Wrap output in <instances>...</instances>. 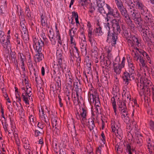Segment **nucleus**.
Instances as JSON below:
<instances>
[{"mask_svg":"<svg viewBox=\"0 0 154 154\" xmlns=\"http://www.w3.org/2000/svg\"><path fill=\"white\" fill-rule=\"evenodd\" d=\"M137 51L135 52L134 51V55L133 56L134 60V61H137L139 60V58L141 56V54H140L138 52V51L136 49Z\"/></svg>","mask_w":154,"mask_h":154,"instance_id":"obj_39","label":"nucleus"},{"mask_svg":"<svg viewBox=\"0 0 154 154\" xmlns=\"http://www.w3.org/2000/svg\"><path fill=\"white\" fill-rule=\"evenodd\" d=\"M91 86L88 94V100L90 102H92L95 105L99 106L100 105V102L98 93L94 89L92 84Z\"/></svg>","mask_w":154,"mask_h":154,"instance_id":"obj_2","label":"nucleus"},{"mask_svg":"<svg viewBox=\"0 0 154 154\" xmlns=\"http://www.w3.org/2000/svg\"><path fill=\"white\" fill-rule=\"evenodd\" d=\"M118 105L119 106V108L121 109L126 107L125 104L122 103V101L120 100L118 102Z\"/></svg>","mask_w":154,"mask_h":154,"instance_id":"obj_59","label":"nucleus"},{"mask_svg":"<svg viewBox=\"0 0 154 154\" xmlns=\"http://www.w3.org/2000/svg\"><path fill=\"white\" fill-rule=\"evenodd\" d=\"M112 122L111 128L112 131L115 132L116 134V133L118 135H121L122 133L121 128H119L118 125L117 128H116L115 125L114 124H115V122L114 121H112Z\"/></svg>","mask_w":154,"mask_h":154,"instance_id":"obj_21","label":"nucleus"},{"mask_svg":"<svg viewBox=\"0 0 154 154\" xmlns=\"http://www.w3.org/2000/svg\"><path fill=\"white\" fill-rule=\"evenodd\" d=\"M91 43V51L92 53L95 55H97L98 54L97 52V43L94 39H92L91 41H89Z\"/></svg>","mask_w":154,"mask_h":154,"instance_id":"obj_20","label":"nucleus"},{"mask_svg":"<svg viewBox=\"0 0 154 154\" xmlns=\"http://www.w3.org/2000/svg\"><path fill=\"white\" fill-rule=\"evenodd\" d=\"M123 17L124 18V20L126 23L128 22V21L131 20V19L128 13L125 14V15L123 16Z\"/></svg>","mask_w":154,"mask_h":154,"instance_id":"obj_58","label":"nucleus"},{"mask_svg":"<svg viewBox=\"0 0 154 154\" xmlns=\"http://www.w3.org/2000/svg\"><path fill=\"white\" fill-rule=\"evenodd\" d=\"M105 5L108 11L107 13L112 14L114 19L121 16V14L117 9H114L113 7H112L108 4L106 3Z\"/></svg>","mask_w":154,"mask_h":154,"instance_id":"obj_8","label":"nucleus"},{"mask_svg":"<svg viewBox=\"0 0 154 154\" xmlns=\"http://www.w3.org/2000/svg\"><path fill=\"white\" fill-rule=\"evenodd\" d=\"M33 46L35 51H42L43 48H44L45 42L41 38L38 39L36 36H33Z\"/></svg>","mask_w":154,"mask_h":154,"instance_id":"obj_5","label":"nucleus"},{"mask_svg":"<svg viewBox=\"0 0 154 154\" xmlns=\"http://www.w3.org/2000/svg\"><path fill=\"white\" fill-rule=\"evenodd\" d=\"M2 5L0 7V13L4 14L7 8V0H1Z\"/></svg>","mask_w":154,"mask_h":154,"instance_id":"obj_23","label":"nucleus"},{"mask_svg":"<svg viewBox=\"0 0 154 154\" xmlns=\"http://www.w3.org/2000/svg\"><path fill=\"white\" fill-rule=\"evenodd\" d=\"M17 20L16 17V15L11 16L10 17V21L11 23L12 24L15 25Z\"/></svg>","mask_w":154,"mask_h":154,"instance_id":"obj_51","label":"nucleus"},{"mask_svg":"<svg viewBox=\"0 0 154 154\" xmlns=\"http://www.w3.org/2000/svg\"><path fill=\"white\" fill-rule=\"evenodd\" d=\"M151 84V83L150 80H148L147 79H144L143 81V85L142 88H146V87H149L150 86L151 87L152 86Z\"/></svg>","mask_w":154,"mask_h":154,"instance_id":"obj_38","label":"nucleus"},{"mask_svg":"<svg viewBox=\"0 0 154 154\" xmlns=\"http://www.w3.org/2000/svg\"><path fill=\"white\" fill-rule=\"evenodd\" d=\"M30 122L31 124L32 123H34L36 121V119L34 117V116L32 115H29V117Z\"/></svg>","mask_w":154,"mask_h":154,"instance_id":"obj_54","label":"nucleus"},{"mask_svg":"<svg viewBox=\"0 0 154 154\" xmlns=\"http://www.w3.org/2000/svg\"><path fill=\"white\" fill-rule=\"evenodd\" d=\"M128 5L129 6L130 8L131 9L134 8L135 7H136V5L131 0H129L127 2Z\"/></svg>","mask_w":154,"mask_h":154,"instance_id":"obj_55","label":"nucleus"},{"mask_svg":"<svg viewBox=\"0 0 154 154\" xmlns=\"http://www.w3.org/2000/svg\"><path fill=\"white\" fill-rule=\"evenodd\" d=\"M10 56H11V60L12 62L13 63H15L16 61V64H17V66H18V64H17V60H16V53L15 51H11V53H10Z\"/></svg>","mask_w":154,"mask_h":154,"instance_id":"obj_31","label":"nucleus"},{"mask_svg":"<svg viewBox=\"0 0 154 154\" xmlns=\"http://www.w3.org/2000/svg\"><path fill=\"white\" fill-rule=\"evenodd\" d=\"M136 49L138 51L140 54H141L144 57H145V59H146L147 62L150 64L152 63V62L149 56L146 52L142 49L137 48H136Z\"/></svg>","mask_w":154,"mask_h":154,"instance_id":"obj_18","label":"nucleus"},{"mask_svg":"<svg viewBox=\"0 0 154 154\" xmlns=\"http://www.w3.org/2000/svg\"><path fill=\"white\" fill-rule=\"evenodd\" d=\"M88 0H79V2L81 5L84 6L87 5Z\"/></svg>","mask_w":154,"mask_h":154,"instance_id":"obj_62","label":"nucleus"},{"mask_svg":"<svg viewBox=\"0 0 154 154\" xmlns=\"http://www.w3.org/2000/svg\"><path fill=\"white\" fill-rule=\"evenodd\" d=\"M114 72L117 74H119L121 73L122 69V68L120 65V64L115 63H112Z\"/></svg>","mask_w":154,"mask_h":154,"instance_id":"obj_24","label":"nucleus"},{"mask_svg":"<svg viewBox=\"0 0 154 154\" xmlns=\"http://www.w3.org/2000/svg\"><path fill=\"white\" fill-rule=\"evenodd\" d=\"M127 60L128 63V68L126 71L130 74H131L132 79L134 80L136 76V68L135 64L133 62L132 58L129 55H128L127 56Z\"/></svg>","mask_w":154,"mask_h":154,"instance_id":"obj_3","label":"nucleus"},{"mask_svg":"<svg viewBox=\"0 0 154 154\" xmlns=\"http://www.w3.org/2000/svg\"><path fill=\"white\" fill-rule=\"evenodd\" d=\"M54 68L53 70L51 72V78H54L55 79V76H56V70L59 71L60 69H58L57 68Z\"/></svg>","mask_w":154,"mask_h":154,"instance_id":"obj_60","label":"nucleus"},{"mask_svg":"<svg viewBox=\"0 0 154 154\" xmlns=\"http://www.w3.org/2000/svg\"><path fill=\"white\" fill-rule=\"evenodd\" d=\"M134 21L136 24L138 29L139 30H141L143 27L145 25H143V21L141 19V18L140 17H138L137 18H134Z\"/></svg>","mask_w":154,"mask_h":154,"instance_id":"obj_19","label":"nucleus"},{"mask_svg":"<svg viewBox=\"0 0 154 154\" xmlns=\"http://www.w3.org/2000/svg\"><path fill=\"white\" fill-rule=\"evenodd\" d=\"M63 52L62 49L58 48L57 50L56 55L57 58L63 57Z\"/></svg>","mask_w":154,"mask_h":154,"instance_id":"obj_48","label":"nucleus"},{"mask_svg":"<svg viewBox=\"0 0 154 154\" xmlns=\"http://www.w3.org/2000/svg\"><path fill=\"white\" fill-rule=\"evenodd\" d=\"M137 133H136V135L137 138V143L139 146H140L143 145V136L140 134H139L138 132Z\"/></svg>","mask_w":154,"mask_h":154,"instance_id":"obj_29","label":"nucleus"},{"mask_svg":"<svg viewBox=\"0 0 154 154\" xmlns=\"http://www.w3.org/2000/svg\"><path fill=\"white\" fill-rule=\"evenodd\" d=\"M30 90L29 91V93H28V88L27 87V90L26 91V93H23L22 95L23 100L24 101L26 104H29V101L28 99V96L29 97V99L30 100V97L31 96H29V94H30V93H31L32 89H30Z\"/></svg>","mask_w":154,"mask_h":154,"instance_id":"obj_16","label":"nucleus"},{"mask_svg":"<svg viewBox=\"0 0 154 154\" xmlns=\"http://www.w3.org/2000/svg\"><path fill=\"white\" fill-rule=\"evenodd\" d=\"M6 36H2L0 38V42L1 44L2 45L4 48L7 47L8 45L6 43Z\"/></svg>","mask_w":154,"mask_h":154,"instance_id":"obj_37","label":"nucleus"},{"mask_svg":"<svg viewBox=\"0 0 154 154\" xmlns=\"http://www.w3.org/2000/svg\"><path fill=\"white\" fill-rule=\"evenodd\" d=\"M15 44L16 45L17 47H20L21 46H23V41L21 39H15Z\"/></svg>","mask_w":154,"mask_h":154,"instance_id":"obj_47","label":"nucleus"},{"mask_svg":"<svg viewBox=\"0 0 154 154\" xmlns=\"http://www.w3.org/2000/svg\"><path fill=\"white\" fill-rule=\"evenodd\" d=\"M133 2L136 5V8L140 13L147 8L141 0H133Z\"/></svg>","mask_w":154,"mask_h":154,"instance_id":"obj_11","label":"nucleus"},{"mask_svg":"<svg viewBox=\"0 0 154 154\" xmlns=\"http://www.w3.org/2000/svg\"><path fill=\"white\" fill-rule=\"evenodd\" d=\"M72 97V100L73 104L75 106L81 104V101L83 100V98L81 96H80L79 98L76 97L74 95H73V97Z\"/></svg>","mask_w":154,"mask_h":154,"instance_id":"obj_27","label":"nucleus"},{"mask_svg":"<svg viewBox=\"0 0 154 154\" xmlns=\"http://www.w3.org/2000/svg\"><path fill=\"white\" fill-rule=\"evenodd\" d=\"M150 91L149 87H146V88H142L141 89L140 91L139 92V94L141 96L143 95H145L149 94H150Z\"/></svg>","mask_w":154,"mask_h":154,"instance_id":"obj_25","label":"nucleus"},{"mask_svg":"<svg viewBox=\"0 0 154 154\" xmlns=\"http://www.w3.org/2000/svg\"><path fill=\"white\" fill-rule=\"evenodd\" d=\"M18 56L19 59H20L21 62V65L20 67L21 68L23 69L24 72L26 71L25 64L24 61L26 60V58L25 56L23 53H19L18 54Z\"/></svg>","mask_w":154,"mask_h":154,"instance_id":"obj_15","label":"nucleus"},{"mask_svg":"<svg viewBox=\"0 0 154 154\" xmlns=\"http://www.w3.org/2000/svg\"><path fill=\"white\" fill-rule=\"evenodd\" d=\"M23 22H20V25L21 27V30L23 32L27 31L26 26L25 25V23Z\"/></svg>","mask_w":154,"mask_h":154,"instance_id":"obj_57","label":"nucleus"},{"mask_svg":"<svg viewBox=\"0 0 154 154\" xmlns=\"http://www.w3.org/2000/svg\"><path fill=\"white\" fill-rule=\"evenodd\" d=\"M36 54L35 56V59L36 62H39L42 61L44 58V55L42 53V51H35Z\"/></svg>","mask_w":154,"mask_h":154,"instance_id":"obj_22","label":"nucleus"},{"mask_svg":"<svg viewBox=\"0 0 154 154\" xmlns=\"http://www.w3.org/2000/svg\"><path fill=\"white\" fill-rule=\"evenodd\" d=\"M31 13L32 12L31 11L26 13V17L28 20H32L33 17L32 16Z\"/></svg>","mask_w":154,"mask_h":154,"instance_id":"obj_64","label":"nucleus"},{"mask_svg":"<svg viewBox=\"0 0 154 154\" xmlns=\"http://www.w3.org/2000/svg\"><path fill=\"white\" fill-rule=\"evenodd\" d=\"M130 39L132 42V44H131V45H128L130 50L132 52H134V49H136L137 48L136 46L139 47L140 45V40L137 36L132 35H131V38H130Z\"/></svg>","mask_w":154,"mask_h":154,"instance_id":"obj_6","label":"nucleus"},{"mask_svg":"<svg viewBox=\"0 0 154 154\" xmlns=\"http://www.w3.org/2000/svg\"><path fill=\"white\" fill-rule=\"evenodd\" d=\"M110 59H107L106 60L105 59L104 60V63L105 66H106L107 67L110 68L111 66L112 62L110 60Z\"/></svg>","mask_w":154,"mask_h":154,"instance_id":"obj_42","label":"nucleus"},{"mask_svg":"<svg viewBox=\"0 0 154 154\" xmlns=\"http://www.w3.org/2000/svg\"><path fill=\"white\" fill-rule=\"evenodd\" d=\"M93 32L95 34H97L98 36H101L103 33L102 31V27H96L94 30Z\"/></svg>","mask_w":154,"mask_h":154,"instance_id":"obj_34","label":"nucleus"},{"mask_svg":"<svg viewBox=\"0 0 154 154\" xmlns=\"http://www.w3.org/2000/svg\"><path fill=\"white\" fill-rule=\"evenodd\" d=\"M122 78L126 85H128L129 83V81L132 80L131 79V74H130L126 71V70L123 73Z\"/></svg>","mask_w":154,"mask_h":154,"instance_id":"obj_12","label":"nucleus"},{"mask_svg":"<svg viewBox=\"0 0 154 154\" xmlns=\"http://www.w3.org/2000/svg\"><path fill=\"white\" fill-rule=\"evenodd\" d=\"M79 54H77L76 56H75V57L76 58V61L77 63V66H78L80 67V63L81 61V57L79 56Z\"/></svg>","mask_w":154,"mask_h":154,"instance_id":"obj_50","label":"nucleus"},{"mask_svg":"<svg viewBox=\"0 0 154 154\" xmlns=\"http://www.w3.org/2000/svg\"><path fill=\"white\" fill-rule=\"evenodd\" d=\"M57 117L56 118H53L51 119V122L52 124V126L53 127H55V128H57Z\"/></svg>","mask_w":154,"mask_h":154,"instance_id":"obj_49","label":"nucleus"},{"mask_svg":"<svg viewBox=\"0 0 154 154\" xmlns=\"http://www.w3.org/2000/svg\"><path fill=\"white\" fill-rule=\"evenodd\" d=\"M118 34L115 32H112L111 31L108 30L107 33V39L106 41L108 42H111L112 45H114L116 44L118 40Z\"/></svg>","mask_w":154,"mask_h":154,"instance_id":"obj_7","label":"nucleus"},{"mask_svg":"<svg viewBox=\"0 0 154 154\" xmlns=\"http://www.w3.org/2000/svg\"><path fill=\"white\" fill-rule=\"evenodd\" d=\"M41 36L43 38L44 40V42H45V44H48V39L46 38L45 33L42 32V33L41 35Z\"/></svg>","mask_w":154,"mask_h":154,"instance_id":"obj_53","label":"nucleus"},{"mask_svg":"<svg viewBox=\"0 0 154 154\" xmlns=\"http://www.w3.org/2000/svg\"><path fill=\"white\" fill-rule=\"evenodd\" d=\"M111 101L112 102V103L113 106L114 112L115 113V115H116L117 114V110L116 107V102L114 97H113L111 98Z\"/></svg>","mask_w":154,"mask_h":154,"instance_id":"obj_36","label":"nucleus"},{"mask_svg":"<svg viewBox=\"0 0 154 154\" xmlns=\"http://www.w3.org/2000/svg\"><path fill=\"white\" fill-rule=\"evenodd\" d=\"M121 16L119 17H118L114 19H113L111 21L112 24V26L113 28V32L116 33L117 34H119L121 31V26H122L121 23Z\"/></svg>","mask_w":154,"mask_h":154,"instance_id":"obj_4","label":"nucleus"},{"mask_svg":"<svg viewBox=\"0 0 154 154\" xmlns=\"http://www.w3.org/2000/svg\"><path fill=\"white\" fill-rule=\"evenodd\" d=\"M63 58V57L57 58V63L54 64L53 66V68H57L58 69H60V68H62Z\"/></svg>","mask_w":154,"mask_h":154,"instance_id":"obj_26","label":"nucleus"},{"mask_svg":"<svg viewBox=\"0 0 154 154\" xmlns=\"http://www.w3.org/2000/svg\"><path fill=\"white\" fill-rule=\"evenodd\" d=\"M95 105L96 107L94 108L95 109L94 112L96 113V115L97 116L99 114L101 113V111L100 112L99 110V109H100V110L101 107L100 106H101V104H100V105L99 106H97L96 105Z\"/></svg>","mask_w":154,"mask_h":154,"instance_id":"obj_56","label":"nucleus"},{"mask_svg":"<svg viewBox=\"0 0 154 154\" xmlns=\"http://www.w3.org/2000/svg\"><path fill=\"white\" fill-rule=\"evenodd\" d=\"M82 112H81L80 115L81 117H82V120H83L86 119L88 109L86 107L84 106V107H82Z\"/></svg>","mask_w":154,"mask_h":154,"instance_id":"obj_30","label":"nucleus"},{"mask_svg":"<svg viewBox=\"0 0 154 154\" xmlns=\"http://www.w3.org/2000/svg\"><path fill=\"white\" fill-rule=\"evenodd\" d=\"M75 50H76V53L77 54H79L80 52L75 45H72L71 47L69 48V52L70 55H75V54L74 53V52H75Z\"/></svg>","mask_w":154,"mask_h":154,"instance_id":"obj_28","label":"nucleus"},{"mask_svg":"<svg viewBox=\"0 0 154 154\" xmlns=\"http://www.w3.org/2000/svg\"><path fill=\"white\" fill-rule=\"evenodd\" d=\"M76 131H75V136L72 137L73 141L75 144V146L78 147V146L80 145L79 142V139L78 137H76L77 135Z\"/></svg>","mask_w":154,"mask_h":154,"instance_id":"obj_35","label":"nucleus"},{"mask_svg":"<svg viewBox=\"0 0 154 154\" xmlns=\"http://www.w3.org/2000/svg\"><path fill=\"white\" fill-rule=\"evenodd\" d=\"M115 1L118 9L121 8V7L122 8L124 6L123 3L121 0H115Z\"/></svg>","mask_w":154,"mask_h":154,"instance_id":"obj_44","label":"nucleus"},{"mask_svg":"<svg viewBox=\"0 0 154 154\" xmlns=\"http://www.w3.org/2000/svg\"><path fill=\"white\" fill-rule=\"evenodd\" d=\"M23 32L24 33L22 35V38L25 43H28L29 39L28 32V31Z\"/></svg>","mask_w":154,"mask_h":154,"instance_id":"obj_32","label":"nucleus"},{"mask_svg":"<svg viewBox=\"0 0 154 154\" xmlns=\"http://www.w3.org/2000/svg\"><path fill=\"white\" fill-rule=\"evenodd\" d=\"M95 120L94 115L93 112L92 113V116L90 118L88 119L87 122L88 127L90 131L93 130L95 127V125L94 123Z\"/></svg>","mask_w":154,"mask_h":154,"instance_id":"obj_13","label":"nucleus"},{"mask_svg":"<svg viewBox=\"0 0 154 154\" xmlns=\"http://www.w3.org/2000/svg\"><path fill=\"white\" fill-rule=\"evenodd\" d=\"M122 28L123 31L124 37L127 41L128 45H131L132 44V42L130 40V38H131V35L130 33H129L128 31L125 29V27H123V25L122 24Z\"/></svg>","mask_w":154,"mask_h":154,"instance_id":"obj_14","label":"nucleus"},{"mask_svg":"<svg viewBox=\"0 0 154 154\" xmlns=\"http://www.w3.org/2000/svg\"><path fill=\"white\" fill-rule=\"evenodd\" d=\"M126 23L128 25L129 27L131 29L134 30L135 25L131 20Z\"/></svg>","mask_w":154,"mask_h":154,"instance_id":"obj_45","label":"nucleus"},{"mask_svg":"<svg viewBox=\"0 0 154 154\" xmlns=\"http://www.w3.org/2000/svg\"><path fill=\"white\" fill-rule=\"evenodd\" d=\"M55 31L56 32V39L62 37V36H61L60 34L59 30L58 29L57 26V24H56L55 25Z\"/></svg>","mask_w":154,"mask_h":154,"instance_id":"obj_52","label":"nucleus"},{"mask_svg":"<svg viewBox=\"0 0 154 154\" xmlns=\"http://www.w3.org/2000/svg\"><path fill=\"white\" fill-rule=\"evenodd\" d=\"M139 61L143 67L146 66V62L143 57L141 56L139 58Z\"/></svg>","mask_w":154,"mask_h":154,"instance_id":"obj_61","label":"nucleus"},{"mask_svg":"<svg viewBox=\"0 0 154 154\" xmlns=\"http://www.w3.org/2000/svg\"><path fill=\"white\" fill-rule=\"evenodd\" d=\"M98 11L102 15L106 13V12L104 9V8L101 5H98Z\"/></svg>","mask_w":154,"mask_h":154,"instance_id":"obj_40","label":"nucleus"},{"mask_svg":"<svg viewBox=\"0 0 154 154\" xmlns=\"http://www.w3.org/2000/svg\"><path fill=\"white\" fill-rule=\"evenodd\" d=\"M119 10L122 16L128 13L126 8L124 6L122 8L121 7V8L119 9Z\"/></svg>","mask_w":154,"mask_h":154,"instance_id":"obj_41","label":"nucleus"},{"mask_svg":"<svg viewBox=\"0 0 154 154\" xmlns=\"http://www.w3.org/2000/svg\"><path fill=\"white\" fill-rule=\"evenodd\" d=\"M56 39L58 44L62 46L63 50L66 52L68 49V42L63 35H62V37Z\"/></svg>","mask_w":154,"mask_h":154,"instance_id":"obj_9","label":"nucleus"},{"mask_svg":"<svg viewBox=\"0 0 154 154\" xmlns=\"http://www.w3.org/2000/svg\"><path fill=\"white\" fill-rule=\"evenodd\" d=\"M87 46L85 47H80L81 49V51L82 55H86L87 54Z\"/></svg>","mask_w":154,"mask_h":154,"instance_id":"obj_63","label":"nucleus"},{"mask_svg":"<svg viewBox=\"0 0 154 154\" xmlns=\"http://www.w3.org/2000/svg\"><path fill=\"white\" fill-rule=\"evenodd\" d=\"M61 89V82L59 81H56L55 85V90L60 91Z\"/></svg>","mask_w":154,"mask_h":154,"instance_id":"obj_46","label":"nucleus"},{"mask_svg":"<svg viewBox=\"0 0 154 154\" xmlns=\"http://www.w3.org/2000/svg\"><path fill=\"white\" fill-rule=\"evenodd\" d=\"M142 15L145 21L147 23H150L152 22V16L147 8L140 13Z\"/></svg>","mask_w":154,"mask_h":154,"instance_id":"obj_10","label":"nucleus"},{"mask_svg":"<svg viewBox=\"0 0 154 154\" xmlns=\"http://www.w3.org/2000/svg\"><path fill=\"white\" fill-rule=\"evenodd\" d=\"M52 146L54 152H55L57 154H58V149L57 145V142L56 141H53Z\"/></svg>","mask_w":154,"mask_h":154,"instance_id":"obj_43","label":"nucleus"},{"mask_svg":"<svg viewBox=\"0 0 154 154\" xmlns=\"http://www.w3.org/2000/svg\"><path fill=\"white\" fill-rule=\"evenodd\" d=\"M152 26H144L141 30H139V31L142 32V35L143 39L145 42L147 43L148 45L150 46L152 45V42L151 38H150V33H151V29Z\"/></svg>","mask_w":154,"mask_h":154,"instance_id":"obj_1","label":"nucleus"},{"mask_svg":"<svg viewBox=\"0 0 154 154\" xmlns=\"http://www.w3.org/2000/svg\"><path fill=\"white\" fill-rule=\"evenodd\" d=\"M40 16L41 22L42 26L46 27V28H49L50 26L47 21V17L45 15H44L43 14H42L41 15L40 14Z\"/></svg>","mask_w":154,"mask_h":154,"instance_id":"obj_17","label":"nucleus"},{"mask_svg":"<svg viewBox=\"0 0 154 154\" xmlns=\"http://www.w3.org/2000/svg\"><path fill=\"white\" fill-rule=\"evenodd\" d=\"M125 91L124 90L123 91V92H122V99H124L125 97H126L127 99V101H129V102L131 100V95L130 94L129 91L127 92L125 91Z\"/></svg>","mask_w":154,"mask_h":154,"instance_id":"obj_33","label":"nucleus"}]
</instances>
